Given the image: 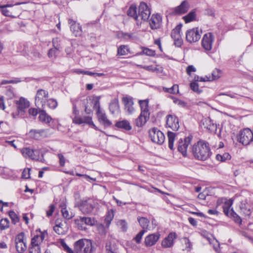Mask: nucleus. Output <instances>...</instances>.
Segmentation results:
<instances>
[{"label": "nucleus", "instance_id": "obj_1", "mask_svg": "<svg viewBox=\"0 0 253 253\" xmlns=\"http://www.w3.org/2000/svg\"><path fill=\"white\" fill-rule=\"evenodd\" d=\"M192 152L195 159L201 161L207 160L211 155L209 143L203 140L198 141L192 146Z\"/></svg>", "mask_w": 253, "mask_h": 253}, {"label": "nucleus", "instance_id": "obj_2", "mask_svg": "<svg viewBox=\"0 0 253 253\" xmlns=\"http://www.w3.org/2000/svg\"><path fill=\"white\" fill-rule=\"evenodd\" d=\"M20 152L25 158L32 160L43 162L44 161L43 154L40 148L27 147L20 149Z\"/></svg>", "mask_w": 253, "mask_h": 253}, {"label": "nucleus", "instance_id": "obj_3", "mask_svg": "<svg viewBox=\"0 0 253 253\" xmlns=\"http://www.w3.org/2000/svg\"><path fill=\"white\" fill-rule=\"evenodd\" d=\"M75 253H92L93 249L92 243L90 240L81 239L74 243Z\"/></svg>", "mask_w": 253, "mask_h": 253}, {"label": "nucleus", "instance_id": "obj_4", "mask_svg": "<svg viewBox=\"0 0 253 253\" xmlns=\"http://www.w3.org/2000/svg\"><path fill=\"white\" fill-rule=\"evenodd\" d=\"M150 15V11L147 5L145 2H141L138 9L137 24L140 25L143 22L147 20Z\"/></svg>", "mask_w": 253, "mask_h": 253}, {"label": "nucleus", "instance_id": "obj_5", "mask_svg": "<svg viewBox=\"0 0 253 253\" xmlns=\"http://www.w3.org/2000/svg\"><path fill=\"white\" fill-rule=\"evenodd\" d=\"M48 97V93L47 91L43 89H39L37 91L35 96V104L40 111H42V109L46 108L43 106Z\"/></svg>", "mask_w": 253, "mask_h": 253}, {"label": "nucleus", "instance_id": "obj_6", "mask_svg": "<svg viewBox=\"0 0 253 253\" xmlns=\"http://www.w3.org/2000/svg\"><path fill=\"white\" fill-rule=\"evenodd\" d=\"M252 131L248 128H245L242 130L238 136V140L244 145H247L251 142H253Z\"/></svg>", "mask_w": 253, "mask_h": 253}, {"label": "nucleus", "instance_id": "obj_7", "mask_svg": "<svg viewBox=\"0 0 253 253\" xmlns=\"http://www.w3.org/2000/svg\"><path fill=\"white\" fill-rule=\"evenodd\" d=\"M149 137L152 141L158 144H162L165 139L164 133L156 127H153L149 130Z\"/></svg>", "mask_w": 253, "mask_h": 253}, {"label": "nucleus", "instance_id": "obj_8", "mask_svg": "<svg viewBox=\"0 0 253 253\" xmlns=\"http://www.w3.org/2000/svg\"><path fill=\"white\" fill-rule=\"evenodd\" d=\"M214 41V36L211 32L205 33L201 41L202 47L206 51H210L212 48Z\"/></svg>", "mask_w": 253, "mask_h": 253}, {"label": "nucleus", "instance_id": "obj_9", "mask_svg": "<svg viewBox=\"0 0 253 253\" xmlns=\"http://www.w3.org/2000/svg\"><path fill=\"white\" fill-rule=\"evenodd\" d=\"M95 206V202L92 199L83 200L79 205V209L84 214L90 213Z\"/></svg>", "mask_w": 253, "mask_h": 253}, {"label": "nucleus", "instance_id": "obj_10", "mask_svg": "<svg viewBox=\"0 0 253 253\" xmlns=\"http://www.w3.org/2000/svg\"><path fill=\"white\" fill-rule=\"evenodd\" d=\"M15 247L19 253H24L27 249L25 234L23 232L19 233L15 239Z\"/></svg>", "mask_w": 253, "mask_h": 253}, {"label": "nucleus", "instance_id": "obj_11", "mask_svg": "<svg viewBox=\"0 0 253 253\" xmlns=\"http://www.w3.org/2000/svg\"><path fill=\"white\" fill-rule=\"evenodd\" d=\"M202 31L198 28H194L188 30L186 33V41L190 43L198 42L200 38Z\"/></svg>", "mask_w": 253, "mask_h": 253}, {"label": "nucleus", "instance_id": "obj_12", "mask_svg": "<svg viewBox=\"0 0 253 253\" xmlns=\"http://www.w3.org/2000/svg\"><path fill=\"white\" fill-rule=\"evenodd\" d=\"M192 139V136H188L183 139H180L178 141L177 149L184 157L187 156V149L191 143Z\"/></svg>", "mask_w": 253, "mask_h": 253}, {"label": "nucleus", "instance_id": "obj_13", "mask_svg": "<svg viewBox=\"0 0 253 253\" xmlns=\"http://www.w3.org/2000/svg\"><path fill=\"white\" fill-rule=\"evenodd\" d=\"M12 4H5L0 6V12L1 14L6 17L11 18L16 17L15 15L18 13V9L13 8Z\"/></svg>", "mask_w": 253, "mask_h": 253}, {"label": "nucleus", "instance_id": "obj_14", "mask_svg": "<svg viewBox=\"0 0 253 253\" xmlns=\"http://www.w3.org/2000/svg\"><path fill=\"white\" fill-rule=\"evenodd\" d=\"M166 126L167 127L171 128L172 130H177L179 128V121L177 117L173 114L168 115Z\"/></svg>", "mask_w": 253, "mask_h": 253}, {"label": "nucleus", "instance_id": "obj_15", "mask_svg": "<svg viewBox=\"0 0 253 253\" xmlns=\"http://www.w3.org/2000/svg\"><path fill=\"white\" fill-rule=\"evenodd\" d=\"M181 27V24L177 25L172 30L171 35L172 38L174 40L175 45L177 47H180L183 43V40L180 34Z\"/></svg>", "mask_w": 253, "mask_h": 253}, {"label": "nucleus", "instance_id": "obj_16", "mask_svg": "<svg viewBox=\"0 0 253 253\" xmlns=\"http://www.w3.org/2000/svg\"><path fill=\"white\" fill-rule=\"evenodd\" d=\"M75 222L79 229L83 230L85 229L84 224L92 226L95 224L96 221L90 217H79L75 220Z\"/></svg>", "mask_w": 253, "mask_h": 253}, {"label": "nucleus", "instance_id": "obj_17", "mask_svg": "<svg viewBox=\"0 0 253 253\" xmlns=\"http://www.w3.org/2000/svg\"><path fill=\"white\" fill-rule=\"evenodd\" d=\"M223 203L222 208L224 213L230 216L232 213H234V211L230 208L232 205V201L231 200H226L225 199H218L216 202V207L219 206L221 203Z\"/></svg>", "mask_w": 253, "mask_h": 253}, {"label": "nucleus", "instance_id": "obj_18", "mask_svg": "<svg viewBox=\"0 0 253 253\" xmlns=\"http://www.w3.org/2000/svg\"><path fill=\"white\" fill-rule=\"evenodd\" d=\"M177 235L175 232H170L161 242V246L164 248H169L172 247L174 244V240L176 239Z\"/></svg>", "mask_w": 253, "mask_h": 253}, {"label": "nucleus", "instance_id": "obj_19", "mask_svg": "<svg viewBox=\"0 0 253 253\" xmlns=\"http://www.w3.org/2000/svg\"><path fill=\"white\" fill-rule=\"evenodd\" d=\"M162 22V16L158 13L153 14L149 20L151 29L155 30L160 28Z\"/></svg>", "mask_w": 253, "mask_h": 253}, {"label": "nucleus", "instance_id": "obj_20", "mask_svg": "<svg viewBox=\"0 0 253 253\" xmlns=\"http://www.w3.org/2000/svg\"><path fill=\"white\" fill-rule=\"evenodd\" d=\"M73 122L74 123L78 125L87 124L92 126L95 129H97V127L92 121L91 117L88 116L77 115L74 118Z\"/></svg>", "mask_w": 253, "mask_h": 253}, {"label": "nucleus", "instance_id": "obj_21", "mask_svg": "<svg viewBox=\"0 0 253 253\" xmlns=\"http://www.w3.org/2000/svg\"><path fill=\"white\" fill-rule=\"evenodd\" d=\"M160 234L156 232L150 234L145 237L144 239V244L146 247H150L156 244L160 238Z\"/></svg>", "mask_w": 253, "mask_h": 253}, {"label": "nucleus", "instance_id": "obj_22", "mask_svg": "<svg viewBox=\"0 0 253 253\" xmlns=\"http://www.w3.org/2000/svg\"><path fill=\"white\" fill-rule=\"evenodd\" d=\"M16 104L17 109L19 111H30L31 103L28 99L25 97H20L19 99L16 101Z\"/></svg>", "mask_w": 253, "mask_h": 253}, {"label": "nucleus", "instance_id": "obj_23", "mask_svg": "<svg viewBox=\"0 0 253 253\" xmlns=\"http://www.w3.org/2000/svg\"><path fill=\"white\" fill-rule=\"evenodd\" d=\"M122 101L124 106L125 110L126 111H132L134 109L133 99L131 96H125L122 98Z\"/></svg>", "mask_w": 253, "mask_h": 253}, {"label": "nucleus", "instance_id": "obj_24", "mask_svg": "<svg viewBox=\"0 0 253 253\" xmlns=\"http://www.w3.org/2000/svg\"><path fill=\"white\" fill-rule=\"evenodd\" d=\"M149 118L148 112H141L139 116L135 120V124L138 127L142 126Z\"/></svg>", "mask_w": 253, "mask_h": 253}, {"label": "nucleus", "instance_id": "obj_25", "mask_svg": "<svg viewBox=\"0 0 253 253\" xmlns=\"http://www.w3.org/2000/svg\"><path fill=\"white\" fill-rule=\"evenodd\" d=\"M44 238V232H41L39 234L34 236L31 239L30 247H40V246Z\"/></svg>", "mask_w": 253, "mask_h": 253}, {"label": "nucleus", "instance_id": "obj_26", "mask_svg": "<svg viewBox=\"0 0 253 253\" xmlns=\"http://www.w3.org/2000/svg\"><path fill=\"white\" fill-rule=\"evenodd\" d=\"M202 123L204 127L211 131L214 130L216 126L210 118H205L202 120Z\"/></svg>", "mask_w": 253, "mask_h": 253}, {"label": "nucleus", "instance_id": "obj_27", "mask_svg": "<svg viewBox=\"0 0 253 253\" xmlns=\"http://www.w3.org/2000/svg\"><path fill=\"white\" fill-rule=\"evenodd\" d=\"M189 4L186 1H183L180 5L174 8V12L177 14H182L188 11Z\"/></svg>", "mask_w": 253, "mask_h": 253}, {"label": "nucleus", "instance_id": "obj_28", "mask_svg": "<svg viewBox=\"0 0 253 253\" xmlns=\"http://www.w3.org/2000/svg\"><path fill=\"white\" fill-rule=\"evenodd\" d=\"M69 23L71 25V30L76 36H80L82 34V29L79 24L76 23L73 20H69Z\"/></svg>", "mask_w": 253, "mask_h": 253}, {"label": "nucleus", "instance_id": "obj_29", "mask_svg": "<svg viewBox=\"0 0 253 253\" xmlns=\"http://www.w3.org/2000/svg\"><path fill=\"white\" fill-rule=\"evenodd\" d=\"M45 134L46 131L44 129H32L29 131L30 136L36 139H39Z\"/></svg>", "mask_w": 253, "mask_h": 253}, {"label": "nucleus", "instance_id": "obj_30", "mask_svg": "<svg viewBox=\"0 0 253 253\" xmlns=\"http://www.w3.org/2000/svg\"><path fill=\"white\" fill-rule=\"evenodd\" d=\"M106 253H119L114 241H107L105 246Z\"/></svg>", "mask_w": 253, "mask_h": 253}, {"label": "nucleus", "instance_id": "obj_31", "mask_svg": "<svg viewBox=\"0 0 253 253\" xmlns=\"http://www.w3.org/2000/svg\"><path fill=\"white\" fill-rule=\"evenodd\" d=\"M127 14L129 16L132 17L136 22L137 21L138 19V9L135 5L132 4L129 6Z\"/></svg>", "mask_w": 253, "mask_h": 253}, {"label": "nucleus", "instance_id": "obj_32", "mask_svg": "<svg viewBox=\"0 0 253 253\" xmlns=\"http://www.w3.org/2000/svg\"><path fill=\"white\" fill-rule=\"evenodd\" d=\"M97 116L100 123L104 126H110L111 123L108 120L106 115L103 112H97Z\"/></svg>", "mask_w": 253, "mask_h": 253}, {"label": "nucleus", "instance_id": "obj_33", "mask_svg": "<svg viewBox=\"0 0 253 253\" xmlns=\"http://www.w3.org/2000/svg\"><path fill=\"white\" fill-rule=\"evenodd\" d=\"M115 126L118 128H122L126 130H130L132 128L129 123L126 120L118 122Z\"/></svg>", "mask_w": 253, "mask_h": 253}, {"label": "nucleus", "instance_id": "obj_34", "mask_svg": "<svg viewBox=\"0 0 253 253\" xmlns=\"http://www.w3.org/2000/svg\"><path fill=\"white\" fill-rule=\"evenodd\" d=\"M130 53V49L127 45H122L118 48L117 54L119 56L127 55Z\"/></svg>", "mask_w": 253, "mask_h": 253}, {"label": "nucleus", "instance_id": "obj_35", "mask_svg": "<svg viewBox=\"0 0 253 253\" xmlns=\"http://www.w3.org/2000/svg\"><path fill=\"white\" fill-rule=\"evenodd\" d=\"M182 243L184 247L183 250L190 252L192 249L193 244L189 239L187 237H183L181 239Z\"/></svg>", "mask_w": 253, "mask_h": 253}, {"label": "nucleus", "instance_id": "obj_36", "mask_svg": "<svg viewBox=\"0 0 253 253\" xmlns=\"http://www.w3.org/2000/svg\"><path fill=\"white\" fill-rule=\"evenodd\" d=\"M63 224L61 222L58 221H56V224L54 226L53 229L54 231L59 235H63L65 234L66 230L63 228Z\"/></svg>", "mask_w": 253, "mask_h": 253}, {"label": "nucleus", "instance_id": "obj_37", "mask_svg": "<svg viewBox=\"0 0 253 253\" xmlns=\"http://www.w3.org/2000/svg\"><path fill=\"white\" fill-rule=\"evenodd\" d=\"M137 220L140 225L143 228L142 230H145L146 232L147 230L149 229V220L147 218L143 217H138Z\"/></svg>", "mask_w": 253, "mask_h": 253}, {"label": "nucleus", "instance_id": "obj_38", "mask_svg": "<svg viewBox=\"0 0 253 253\" xmlns=\"http://www.w3.org/2000/svg\"><path fill=\"white\" fill-rule=\"evenodd\" d=\"M57 102L56 100L53 99H49L47 100V103L44 105L43 107H45V109H54L57 106ZM44 109H42V111H43Z\"/></svg>", "mask_w": 253, "mask_h": 253}, {"label": "nucleus", "instance_id": "obj_39", "mask_svg": "<svg viewBox=\"0 0 253 253\" xmlns=\"http://www.w3.org/2000/svg\"><path fill=\"white\" fill-rule=\"evenodd\" d=\"M222 73L221 70L217 69H214L212 71L211 75L209 76L210 78V82H212L218 79L222 76Z\"/></svg>", "mask_w": 253, "mask_h": 253}, {"label": "nucleus", "instance_id": "obj_40", "mask_svg": "<svg viewBox=\"0 0 253 253\" xmlns=\"http://www.w3.org/2000/svg\"><path fill=\"white\" fill-rule=\"evenodd\" d=\"M168 137L169 141V147L170 149L173 150L174 147L173 143L175 140V134L172 132L168 131Z\"/></svg>", "mask_w": 253, "mask_h": 253}, {"label": "nucleus", "instance_id": "obj_41", "mask_svg": "<svg viewBox=\"0 0 253 253\" xmlns=\"http://www.w3.org/2000/svg\"><path fill=\"white\" fill-rule=\"evenodd\" d=\"M39 112L40 113L39 118L40 121L45 123H49L51 121V118L46 113V112Z\"/></svg>", "mask_w": 253, "mask_h": 253}, {"label": "nucleus", "instance_id": "obj_42", "mask_svg": "<svg viewBox=\"0 0 253 253\" xmlns=\"http://www.w3.org/2000/svg\"><path fill=\"white\" fill-rule=\"evenodd\" d=\"M196 14L195 11H191L187 15L183 17V19L186 23H189L196 19Z\"/></svg>", "mask_w": 253, "mask_h": 253}, {"label": "nucleus", "instance_id": "obj_43", "mask_svg": "<svg viewBox=\"0 0 253 253\" xmlns=\"http://www.w3.org/2000/svg\"><path fill=\"white\" fill-rule=\"evenodd\" d=\"M114 216V211L112 210L109 211L105 216V222L106 225L108 227L110 224L111 221Z\"/></svg>", "mask_w": 253, "mask_h": 253}, {"label": "nucleus", "instance_id": "obj_44", "mask_svg": "<svg viewBox=\"0 0 253 253\" xmlns=\"http://www.w3.org/2000/svg\"><path fill=\"white\" fill-rule=\"evenodd\" d=\"M163 90L171 94H176L179 92V87L178 85L174 84L170 88L164 87Z\"/></svg>", "mask_w": 253, "mask_h": 253}, {"label": "nucleus", "instance_id": "obj_45", "mask_svg": "<svg viewBox=\"0 0 253 253\" xmlns=\"http://www.w3.org/2000/svg\"><path fill=\"white\" fill-rule=\"evenodd\" d=\"M61 212L64 218L66 219H70L74 216L73 213L72 212L69 211L66 208H62L61 209Z\"/></svg>", "mask_w": 253, "mask_h": 253}, {"label": "nucleus", "instance_id": "obj_46", "mask_svg": "<svg viewBox=\"0 0 253 253\" xmlns=\"http://www.w3.org/2000/svg\"><path fill=\"white\" fill-rule=\"evenodd\" d=\"M139 66L147 71H150V72H162V70L161 69L160 70L158 69L157 67V66H156V65H149V66L139 65Z\"/></svg>", "mask_w": 253, "mask_h": 253}, {"label": "nucleus", "instance_id": "obj_47", "mask_svg": "<svg viewBox=\"0 0 253 253\" xmlns=\"http://www.w3.org/2000/svg\"><path fill=\"white\" fill-rule=\"evenodd\" d=\"M231 156L228 153H224L222 155L217 154L216 156V159L219 161L224 162L226 160H230Z\"/></svg>", "mask_w": 253, "mask_h": 253}, {"label": "nucleus", "instance_id": "obj_48", "mask_svg": "<svg viewBox=\"0 0 253 253\" xmlns=\"http://www.w3.org/2000/svg\"><path fill=\"white\" fill-rule=\"evenodd\" d=\"M138 103L141 111H148L149 100L148 99L140 100Z\"/></svg>", "mask_w": 253, "mask_h": 253}, {"label": "nucleus", "instance_id": "obj_49", "mask_svg": "<svg viewBox=\"0 0 253 253\" xmlns=\"http://www.w3.org/2000/svg\"><path fill=\"white\" fill-rule=\"evenodd\" d=\"M9 227V220L5 218L1 219L0 221V229L3 230L7 229Z\"/></svg>", "mask_w": 253, "mask_h": 253}, {"label": "nucleus", "instance_id": "obj_50", "mask_svg": "<svg viewBox=\"0 0 253 253\" xmlns=\"http://www.w3.org/2000/svg\"><path fill=\"white\" fill-rule=\"evenodd\" d=\"M8 215L13 224H15L19 221V218L16 213L13 211L8 212Z\"/></svg>", "mask_w": 253, "mask_h": 253}, {"label": "nucleus", "instance_id": "obj_51", "mask_svg": "<svg viewBox=\"0 0 253 253\" xmlns=\"http://www.w3.org/2000/svg\"><path fill=\"white\" fill-rule=\"evenodd\" d=\"M146 232L145 230H141L134 238L133 241H135L137 244H140L141 243L142 237L144 234Z\"/></svg>", "mask_w": 253, "mask_h": 253}, {"label": "nucleus", "instance_id": "obj_52", "mask_svg": "<svg viewBox=\"0 0 253 253\" xmlns=\"http://www.w3.org/2000/svg\"><path fill=\"white\" fill-rule=\"evenodd\" d=\"M142 52L143 54L150 56H154L156 54L155 50L146 47H142Z\"/></svg>", "mask_w": 253, "mask_h": 253}, {"label": "nucleus", "instance_id": "obj_53", "mask_svg": "<svg viewBox=\"0 0 253 253\" xmlns=\"http://www.w3.org/2000/svg\"><path fill=\"white\" fill-rule=\"evenodd\" d=\"M197 82L195 81V80H194V81L190 83V88L194 91L200 93L201 92V90L199 89V85Z\"/></svg>", "mask_w": 253, "mask_h": 253}, {"label": "nucleus", "instance_id": "obj_54", "mask_svg": "<svg viewBox=\"0 0 253 253\" xmlns=\"http://www.w3.org/2000/svg\"><path fill=\"white\" fill-rule=\"evenodd\" d=\"M60 49H57L56 48H52L49 50L48 52V56L50 58H55L57 55V52Z\"/></svg>", "mask_w": 253, "mask_h": 253}, {"label": "nucleus", "instance_id": "obj_55", "mask_svg": "<svg viewBox=\"0 0 253 253\" xmlns=\"http://www.w3.org/2000/svg\"><path fill=\"white\" fill-rule=\"evenodd\" d=\"M93 108L95 111H99L100 107V102L99 98L98 97H96L93 100Z\"/></svg>", "mask_w": 253, "mask_h": 253}, {"label": "nucleus", "instance_id": "obj_56", "mask_svg": "<svg viewBox=\"0 0 253 253\" xmlns=\"http://www.w3.org/2000/svg\"><path fill=\"white\" fill-rule=\"evenodd\" d=\"M195 81L196 82H210V78L209 76H205V77H199V76H195L194 77Z\"/></svg>", "mask_w": 253, "mask_h": 253}, {"label": "nucleus", "instance_id": "obj_57", "mask_svg": "<svg viewBox=\"0 0 253 253\" xmlns=\"http://www.w3.org/2000/svg\"><path fill=\"white\" fill-rule=\"evenodd\" d=\"M196 71V68L193 65L188 66L186 69V73L189 76H191L193 73H195Z\"/></svg>", "mask_w": 253, "mask_h": 253}, {"label": "nucleus", "instance_id": "obj_58", "mask_svg": "<svg viewBox=\"0 0 253 253\" xmlns=\"http://www.w3.org/2000/svg\"><path fill=\"white\" fill-rule=\"evenodd\" d=\"M121 37L126 40H132L134 38L132 33H122L121 34Z\"/></svg>", "mask_w": 253, "mask_h": 253}, {"label": "nucleus", "instance_id": "obj_59", "mask_svg": "<svg viewBox=\"0 0 253 253\" xmlns=\"http://www.w3.org/2000/svg\"><path fill=\"white\" fill-rule=\"evenodd\" d=\"M60 40L57 38H54L52 40V44L54 48H56L57 49H60L61 48L60 44Z\"/></svg>", "mask_w": 253, "mask_h": 253}, {"label": "nucleus", "instance_id": "obj_60", "mask_svg": "<svg viewBox=\"0 0 253 253\" xmlns=\"http://www.w3.org/2000/svg\"><path fill=\"white\" fill-rule=\"evenodd\" d=\"M30 169H24L22 172V177L25 179L29 178L30 177Z\"/></svg>", "mask_w": 253, "mask_h": 253}, {"label": "nucleus", "instance_id": "obj_61", "mask_svg": "<svg viewBox=\"0 0 253 253\" xmlns=\"http://www.w3.org/2000/svg\"><path fill=\"white\" fill-rule=\"evenodd\" d=\"M29 253H41L40 247H30Z\"/></svg>", "mask_w": 253, "mask_h": 253}, {"label": "nucleus", "instance_id": "obj_62", "mask_svg": "<svg viewBox=\"0 0 253 253\" xmlns=\"http://www.w3.org/2000/svg\"><path fill=\"white\" fill-rule=\"evenodd\" d=\"M230 216H232L233 218L234 221L239 224H241L242 222V219L235 212H234V213H232L230 215Z\"/></svg>", "mask_w": 253, "mask_h": 253}, {"label": "nucleus", "instance_id": "obj_63", "mask_svg": "<svg viewBox=\"0 0 253 253\" xmlns=\"http://www.w3.org/2000/svg\"><path fill=\"white\" fill-rule=\"evenodd\" d=\"M59 159V164L61 167H63L65 164V159L64 156L62 154H58L57 155Z\"/></svg>", "mask_w": 253, "mask_h": 253}, {"label": "nucleus", "instance_id": "obj_64", "mask_svg": "<svg viewBox=\"0 0 253 253\" xmlns=\"http://www.w3.org/2000/svg\"><path fill=\"white\" fill-rule=\"evenodd\" d=\"M55 209V206L53 205H51L49 206V210L46 211V215L47 216H50L52 214V213Z\"/></svg>", "mask_w": 253, "mask_h": 253}]
</instances>
